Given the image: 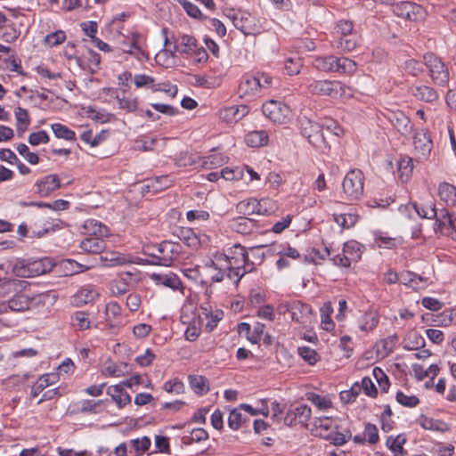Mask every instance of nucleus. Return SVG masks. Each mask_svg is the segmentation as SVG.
Masks as SVG:
<instances>
[{
  "mask_svg": "<svg viewBox=\"0 0 456 456\" xmlns=\"http://www.w3.org/2000/svg\"><path fill=\"white\" fill-rule=\"evenodd\" d=\"M232 253L228 257L230 266L224 271L230 280L238 283L244 274L254 270V263L249 262L248 252L240 245H235Z\"/></svg>",
  "mask_w": 456,
  "mask_h": 456,
  "instance_id": "1",
  "label": "nucleus"
},
{
  "mask_svg": "<svg viewBox=\"0 0 456 456\" xmlns=\"http://www.w3.org/2000/svg\"><path fill=\"white\" fill-rule=\"evenodd\" d=\"M314 66L325 72H338L342 74H354L357 69L354 61L346 57H336L334 55L317 57L314 60Z\"/></svg>",
  "mask_w": 456,
  "mask_h": 456,
  "instance_id": "2",
  "label": "nucleus"
},
{
  "mask_svg": "<svg viewBox=\"0 0 456 456\" xmlns=\"http://www.w3.org/2000/svg\"><path fill=\"white\" fill-rule=\"evenodd\" d=\"M182 247L179 243L165 240L152 248V252H146L151 260L147 261L151 265L171 266L173 262L181 253Z\"/></svg>",
  "mask_w": 456,
  "mask_h": 456,
  "instance_id": "3",
  "label": "nucleus"
},
{
  "mask_svg": "<svg viewBox=\"0 0 456 456\" xmlns=\"http://www.w3.org/2000/svg\"><path fill=\"white\" fill-rule=\"evenodd\" d=\"M305 86L312 94L337 99L346 94V86L339 81L305 79Z\"/></svg>",
  "mask_w": 456,
  "mask_h": 456,
  "instance_id": "4",
  "label": "nucleus"
},
{
  "mask_svg": "<svg viewBox=\"0 0 456 456\" xmlns=\"http://www.w3.org/2000/svg\"><path fill=\"white\" fill-rule=\"evenodd\" d=\"M297 122L301 134L308 140L309 143L321 151L327 148V142L322 133V127L320 124L313 121L305 115L299 116Z\"/></svg>",
  "mask_w": 456,
  "mask_h": 456,
  "instance_id": "5",
  "label": "nucleus"
},
{
  "mask_svg": "<svg viewBox=\"0 0 456 456\" xmlns=\"http://www.w3.org/2000/svg\"><path fill=\"white\" fill-rule=\"evenodd\" d=\"M423 59L433 84L446 86L450 80V72L445 63L433 53L425 54Z\"/></svg>",
  "mask_w": 456,
  "mask_h": 456,
  "instance_id": "6",
  "label": "nucleus"
},
{
  "mask_svg": "<svg viewBox=\"0 0 456 456\" xmlns=\"http://www.w3.org/2000/svg\"><path fill=\"white\" fill-rule=\"evenodd\" d=\"M364 175L360 169H351L343 180V193L346 200H358L363 193Z\"/></svg>",
  "mask_w": 456,
  "mask_h": 456,
  "instance_id": "7",
  "label": "nucleus"
},
{
  "mask_svg": "<svg viewBox=\"0 0 456 456\" xmlns=\"http://www.w3.org/2000/svg\"><path fill=\"white\" fill-rule=\"evenodd\" d=\"M45 260H35L33 262H26L25 260H17L13 265L10 264L9 267L12 273L21 278H29L45 273L48 270L45 266Z\"/></svg>",
  "mask_w": 456,
  "mask_h": 456,
  "instance_id": "8",
  "label": "nucleus"
},
{
  "mask_svg": "<svg viewBox=\"0 0 456 456\" xmlns=\"http://www.w3.org/2000/svg\"><path fill=\"white\" fill-rule=\"evenodd\" d=\"M263 114L274 123H285L290 115V109L286 104L271 100L262 106Z\"/></svg>",
  "mask_w": 456,
  "mask_h": 456,
  "instance_id": "9",
  "label": "nucleus"
},
{
  "mask_svg": "<svg viewBox=\"0 0 456 456\" xmlns=\"http://www.w3.org/2000/svg\"><path fill=\"white\" fill-rule=\"evenodd\" d=\"M227 17L232 20L234 27L240 30L245 36L256 33L255 19L250 13L241 10L229 11Z\"/></svg>",
  "mask_w": 456,
  "mask_h": 456,
  "instance_id": "10",
  "label": "nucleus"
},
{
  "mask_svg": "<svg viewBox=\"0 0 456 456\" xmlns=\"http://www.w3.org/2000/svg\"><path fill=\"white\" fill-rule=\"evenodd\" d=\"M394 13L401 18L411 20L419 21L425 19L426 11L424 8L411 2H402L394 6Z\"/></svg>",
  "mask_w": 456,
  "mask_h": 456,
  "instance_id": "11",
  "label": "nucleus"
},
{
  "mask_svg": "<svg viewBox=\"0 0 456 456\" xmlns=\"http://www.w3.org/2000/svg\"><path fill=\"white\" fill-rule=\"evenodd\" d=\"M409 93L415 100L427 103H433L439 98L437 91L428 85H411L409 87Z\"/></svg>",
  "mask_w": 456,
  "mask_h": 456,
  "instance_id": "12",
  "label": "nucleus"
},
{
  "mask_svg": "<svg viewBox=\"0 0 456 456\" xmlns=\"http://www.w3.org/2000/svg\"><path fill=\"white\" fill-rule=\"evenodd\" d=\"M291 320L303 325H308L313 320L312 307L299 300H292L290 306Z\"/></svg>",
  "mask_w": 456,
  "mask_h": 456,
  "instance_id": "13",
  "label": "nucleus"
},
{
  "mask_svg": "<svg viewBox=\"0 0 456 456\" xmlns=\"http://www.w3.org/2000/svg\"><path fill=\"white\" fill-rule=\"evenodd\" d=\"M413 144L420 159H426L429 156L433 142L427 130L420 129L415 132L413 135Z\"/></svg>",
  "mask_w": 456,
  "mask_h": 456,
  "instance_id": "14",
  "label": "nucleus"
},
{
  "mask_svg": "<svg viewBox=\"0 0 456 456\" xmlns=\"http://www.w3.org/2000/svg\"><path fill=\"white\" fill-rule=\"evenodd\" d=\"M311 408L306 404H301L287 411L284 417V423L287 426H293L296 422L306 425L311 418Z\"/></svg>",
  "mask_w": 456,
  "mask_h": 456,
  "instance_id": "15",
  "label": "nucleus"
},
{
  "mask_svg": "<svg viewBox=\"0 0 456 456\" xmlns=\"http://www.w3.org/2000/svg\"><path fill=\"white\" fill-rule=\"evenodd\" d=\"M399 211L402 215H407L411 217V212H415L419 216L422 218L433 219L436 216V209L433 203L426 206H419L416 203H409L403 205L399 208Z\"/></svg>",
  "mask_w": 456,
  "mask_h": 456,
  "instance_id": "16",
  "label": "nucleus"
},
{
  "mask_svg": "<svg viewBox=\"0 0 456 456\" xmlns=\"http://www.w3.org/2000/svg\"><path fill=\"white\" fill-rule=\"evenodd\" d=\"M248 113V108L246 105H232L223 107L219 110V118L228 123H236Z\"/></svg>",
  "mask_w": 456,
  "mask_h": 456,
  "instance_id": "17",
  "label": "nucleus"
},
{
  "mask_svg": "<svg viewBox=\"0 0 456 456\" xmlns=\"http://www.w3.org/2000/svg\"><path fill=\"white\" fill-rule=\"evenodd\" d=\"M37 192L42 197L49 196L53 191L61 187L59 176L57 175H48L36 183Z\"/></svg>",
  "mask_w": 456,
  "mask_h": 456,
  "instance_id": "18",
  "label": "nucleus"
},
{
  "mask_svg": "<svg viewBox=\"0 0 456 456\" xmlns=\"http://www.w3.org/2000/svg\"><path fill=\"white\" fill-rule=\"evenodd\" d=\"M34 299L25 294H16L3 305L4 309L9 308L13 312H24L31 309Z\"/></svg>",
  "mask_w": 456,
  "mask_h": 456,
  "instance_id": "19",
  "label": "nucleus"
},
{
  "mask_svg": "<svg viewBox=\"0 0 456 456\" xmlns=\"http://www.w3.org/2000/svg\"><path fill=\"white\" fill-rule=\"evenodd\" d=\"M388 118L393 126L403 135H406L411 130L410 118L401 110L391 111Z\"/></svg>",
  "mask_w": 456,
  "mask_h": 456,
  "instance_id": "20",
  "label": "nucleus"
},
{
  "mask_svg": "<svg viewBox=\"0 0 456 456\" xmlns=\"http://www.w3.org/2000/svg\"><path fill=\"white\" fill-rule=\"evenodd\" d=\"M151 279L156 284L163 285L172 289H178L180 287H182V281L180 278L171 272L167 273H153L151 274Z\"/></svg>",
  "mask_w": 456,
  "mask_h": 456,
  "instance_id": "21",
  "label": "nucleus"
},
{
  "mask_svg": "<svg viewBox=\"0 0 456 456\" xmlns=\"http://www.w3.org/2000/svg\"><path fill=\"white\" fill-rule=\"evenodd\" d=\"M115 98L118 102V108L127 112H134L138 108L137 96L122 90L120 93L116 92Z\"/></svg>",
  "mask_w": 456,
  "mask_h": 456,
  "instance_id": "22",
  "label": "nucleus"
},
{
  "mask_svg": "<svg viewBox=\"0 0 456 456\" xmlns=\"http://www.w3.org/2000/svg\"><path fill=\"white\" fill-rule=\"evenodd\" d=\"M99 297L98 291L92 286H86L80 289L73 297V303L76 306H82L94 301Z\"/></svg>",
  "mask_w": 456,
  "mask_h": 456,
  "instance_id": "23",
  "label": "nucleus"
},
{
  "mask_svg": "<svg viewBox=\"0 0 456 456\" xmlns=\"http://www.w3.org/2000/svg\"><path fill=\"white\" fill-rule=\"evenodd\" d=\"M400 282L414 289H424L427 285V279L412 272H403L400 273Z\"/></svg>",
  "mask_w": 456,
  "mask_h": 456,
  "instance_id": "24",
  "label": "nucleus"
},
{
  "mask_svg": "<svg viewBox=\"0 0 456 456\" xmlns=\"http://www.w3.org/2000/svg\"><path fill=\"white\" fill-rule=\"evenodd\" d=\"M107 394L111 396L118 408H122L131 403V396L124 390L120 384L109 387Z\"/></svg>",
  "mask_w": 456,
  "mask_h": 456,
  "instance_id": "25",
  "label": "nucleus"
},
{
  "mask_svg": "<svg viewBox=\"0 0 456 456\" xmlns=\"http://www.w3.org/2000/svg\"><path fill=\"white\" fill-rule=\"evenodd\" d=\"M100 235H96L95 237H90L83 240L80 243V248L86 252L92 254H100L102 253L105 248V241L99 238Z\"/></svg>",
  "mask_w": 456,
  "mask_h": 456,
  "instance_id": "26",
  "label": "nucleus"
},
{
  "mask_svg": "<svg viewBox=\"0 0 456 456\" xmlns=\"http://www.w3.org/2000/svg\"><path fill=\"white\" fill-rule=\"evenodd\" d=\"M259 79L256 76H250L244 78L239 86L240 96H252L259 91Z\"/></svg>",
  "mask_w": 456,
  "mask_h": 456,
  "instance_id": "27",
  "label": "nucleus"
},
{
  "mask_svg": "<svg viewBox=\"0 0 456 456\" xmlns=\"http://www.w3.org/2000/svg\"><path fill=\"white\" fill-rule=\"evenodd\" d=\"M333 420L329 417H318L314 419L312 432L315 436L326 438L328 435L325 433L332 428Z\"/></svg>",
  "mask_w": 456,
  "mask_h": 456,
  "instance_id": "28",
  "label": "nucleus"
},
{
  "mask_svg": "<svg viewBox=\"0 0 456 456\" xmlns=\"http://www.w3.org/2000/svg\"><path fill=\"white\" fill-rule=\"evenodd\" d=\"M245 142L249 147L257 148L265 146L268 142V134L265 130L251 131L246 134Z\"/></svg>",
  "mask_w": 456,
  "mask_h": 456,
  "instance_id": "29",
  "label": "nucleus"
},
{
  "mask_svg": "<svg viewBox=\"0 0 456 456\" xmlns=\"http://www.w3.org/2000/svg\"><path fill=\"white\" fill-rule=\"evenodd\" d=\"M16 131L19 136H22L30 124V118L27 110L18 107L15 110Z\"/></svg>",
  "mask_w": 456,
  "mask_h": 456,
  "instance_id": "30",
  "label": "nucleus"
},
{
  "mask_svg": "<svg viewBox=\"0 0 456 456\" xmlns=\"http://www.w3.org/2000/svg\"><path fill=\"white\" fill-rule=\"evenodd\" d=\"M197 40L190 35H183L180 37L178 45L175 46V49L183 54H192V51L197 50Z\"/></svg>",
  "mask_w": 456,
  "mask_h": 456,
  "instance_id": "31",
  "label": "nucleus"
},
{
  "mask_svg": "<svg viewBox=\"0 0 456 456\" xmlns=\"http://www.w3.org/2000/svg\"><path fill=\"white\" fill-rule=\"evenodd\" d=\"M418 422L419 425L428 430L444 432L448 430V426L445 422L438 419H434L426 416H420Z\"/></svg>",
  "mask_w": 456,
  "mask_h": 456,
  "instance_id": "32",
  "label": "nucleus"
},
{
  "mask_svg": "<svg viewBox=\"0 0 456 456\" xmlns=\"http://www.w3.org/2000/svg\"><path fill=\"white\" fill-rule=\"evenodd\" d=\"M438 195L440 199L447 204L456 202V187L448 183H443L439 185Z\"/></svg>",
  "mask_w": 456,
  "mask_h": 456,
  "instance_id": "33",
  "label": "nucleus"
},
{
  "mask_svg": "<svg viewBox=\"0 0 456 456\" xmlns=\"http://www.w3.org/2000/svg\"><path fill=\"white\" fill-rule=\"evenodd\" d=\"M241 409L235 408L231 411L229 417H228V426L232 430H238L242 427L244 423H246L248 420V418L244 416L240 412Z\"/></svg>",
  "mask_w": 456,
  "mask_h": 456,
  "instance_id": "34",
  "label": "nucleus"
},
{
  "mask_svg": "<svg viewBox=\"0 0 456 456\" xmlns=\"http://www.w3.org/2000/svg\"><path fill=\"white\" fill-rule=\"evenodd\" d=\"M191 388L198 395H204L208 391V380L203 376H189Z\"/></svg>",
  "mask_w": 456,
  "mask_h": 456,
  "instance_id": "35",
  "label": "nucleus"
},
{
  "mask_svg": "<svg viewBox=\"0 0 456 456\" xmlns=\"http://www.w3.org/2000/svg\"><path fill=\"white\" fill-rule=\"evenodd\" d=\"M259 206L260 204L257 200L249 199L239 202L236 206V210L239 214L249 216L256 214V211H259V208H256V207L259 208Z\"/></svg>",
  "mask_w": 456,
  "mask_h": 456,
  "instance_id": "36",
  "label": "nucleus"
},
{
  "mask_svg": "<svg viewBox=\"0 0 456 456\" xmlns=\"http://www.w3.org/2000/svg\"><path fill=\"white\" fill-rule=\"evenodd\" d=\"M406 438L399 435L395 437L388 436L387 439V446L395 453V456H403L404 454L403 444Z\"/></svg>",
  "mask_w": 456,
  "mask_h": 456,
  "instance_id": "37",
  "label": "nucleus"
},
{
  "mask_svg": "<svg viewBox=\"0 0 456 456\" xmlns=\"http://www.w3.org/2000/svg\"><path fill=\"white\" fill-rule=\"evenodd\" d=\"M51 128L54 135L59 139H64L71 142L76 140L75 132L69 129L67 126L60 123H54L51 126Z\"/></svg>",
  "mask_w": 456,
  "mask_h": 456,
  "instance_id": "38",
  "label": "nucleus"
},
{
  "mask_svg": "<svg viewBox=\"0 0 456 456\" xmlns=\"http://www.w3.org/2000/svg\"><path fill=\"white\" fill-rule=\"evenodd\" d=\"M379 322V316L375 312H366L359 322V327L363 331L373 330Z\"/></svg>",
  "mask_w": 456,
  "mask_h": 456,
  "instance_id": "39",
  "label": "nucleus"
},
{
  "mask_svg": "<svg viewBox=\"0 0 456 456\" xmlns=\"http://www.w3.org/2000/svg\"><path fill=\"white\" fill-rule=\"evenodd\" d=\"M208 438V433L204 428H193L189 435L183 436V443L184 444H191L193 443H200Z\"/></svg>",
  "mask_w": 456,
  "mask_h": 456,
  "instance_id": "40",
  "label": "nucleus"
},
{
  "mask_svg": "<svg viewBox=\"0 0 456 456\" xmlns=\"http://www.w3.org/2000/svg\"><path fill=\"white\" fill-rule=\"evenodd\" d=\"M359 39L357 35L349 37H340L337 41V47L345 53H349L358 45Z\"/></svg>",
  "mask_w": 456,
  "mask_h": 456,
  "instance_id": "41",
  "label": "nucleus"
},
{
  "mask_svg": "<svg viewBox=\"0 0 456 456\" xmlns=\"http://www.w3.org/2000/svg\"><path fill=\"white\" fill-rule=\"evenodd\" d=\"M358 216L354 213L334 215V221L344 229L353 227L356 224Z\"/></svg>",
  "mask_w": 456,
  "mask_h": 456,
  "instance_id": "42",
  "label": "nucleus"
},
{
  "mask_svg": "<svg viewBox=\"0 0 456 456\" xmlns=\"http://www.w3.org/2000/svg\"><path fill=\"white\" fill-rule=\"evenodd\" d=\"M72 326L78 330H85L90 328V321L87 314L77 311L71 317Z\"/></svg>",
  "mask_w": 456,
  "mask_h": 456,
  "instance_id": "43",
  "label": "nucleus"
},
{
  "mask_svg": "<svg viewBox=\"0 0 456 456\" xmlns=\"http://www.w3.org/2000/svg\"><path fill=\"white\" fill-rule=\"evenodd\" d=\"M436 322L444 327L456 324V306L446 309L436 316Z\"/></svg>",
  "mask_w": 456,
  "mask_h": 456,
  "instance_id": "44",
  "label": "nucleus"
},
{
  "mask_svg": "<svg viewBox=\"0 0 456 456\" xmlns=\"http://www.w3.org/2000/svg\"><path fill=\"white\" fill-rule=\"evenodd\" d=\"M413 169L412 159L410 157H403L398 165V172L403 182H406Z\"/></svg>",
  "mask_w": 456,
  "mask_h": 456,
  "instance_id": "45",
  "label": "nucleus"
},
{
  "mask_svg": "<svg viewBox=\"0 0 456 456\" xmlns=\"http://www.w3.org/2000/svg\"><path fill=\"white\" fill-rule=\"evenodd\" d=\"M232 227L241 234L250 233L254 228V224L251 219L247 217H238L233 221Z\"/></svg>",
  "mask_w": 456,
  "mask_h": 456,
  "instance_id": "46",
  "label": "nucleus"
},
{
  "mask_svg": "<svg viewBox=\"0 0 456 456\" xmlns=\"http://www.w3.org/2000/svg\"><path fill=\"white\" fill-rule=\"evenodd\" d=\"M179 237L191 248H197L200 246V239L191 229H182Z\"/></svg>",
  "mask_w": 456,
  "mask_h": 456,
  "instance_id": "47",
  "label": "nucleus"
},
{
  "mask_svg": "<svg viewBox=\"0 0 456 456\" xmlns=\"http://www.w3.org/2000/svg\"><path fill=\"white\" fill-rule=\"evenodd\" d=\"M171 184V181L167 175H161L151 180L146 187L151 190L153 192L160 191L166 188H168Z\"/></svg>",
  "mask_w": 456,
  "mask_h": 456,
  "instance_id": "48",
  "label": "nucleus"
},
{
  "mask_svg": "<svg viewBox=\"0 0 456 456\" xmlns=\"http://www.w3.org/2000/svg\"><path fill=\"white\" fill-rule=\"evenodd\" d=\"M307 400L312 402L320 410H328L331 408L332 403L327 396H322L320 395L310 393L306 395Z\"/></svg>",
  "mask_w": 456,
  "mask_h": 456,
  "instance_id": "49",
  "label": "nucleus"
},
{
  "mask_svg": "<svg viewBox=\"0 0 456 456\" xmlns=\"http://www.w3.org/2000/svg\"><path fill=\"white\" fill-rule=\"evenodd\" d=\"M51 378H54V376L50 374L41 376L32 386L31 395L34 397L37 396L38 394L53 382L51 380Z\"/></svg>",
  "mask_w": 456,
  "mask_h": 456,
  "instance_id": "50",
  "label": "nucleus"
},
{
  "mask_svg": "<svg viewBox=\"0 0 456 456\" xmlns=\"http://www.w3.org/2000/svg\"><path fill=\"white\" fill-rule=\"evenodd\" d=\"M229 256L226 255H216L214 259H208L206 261L205 265L208 267H212L216 270L223 271L225 268H228L229 265Z\"/></svg>",
  "mask_w": 456,
  "mask_h": 456,
  "instance_id": "51",
  "label": "nucleus"
},
{
  "mask_svg": "<svg viewBox=\"0 0 456 456\" xmlns=\"http://www.w3.org/2000/svg\"><path fill=\"white\" fill-rule=\"evenodd\" d=\"M221 176L226 181L241 180L244 176V169L242 167H224L221 171Z\"/></svg>",
  "mask_w": 456,
  "mask_h": 456,
  "instance_id": "52",
  "label": "nucleus"
},
{
  "mask_svg": "<svg viewBox=\"0 0 456 456\" xmlns=\"http://www.w3.org/2000/svg\"><path fill=\"white\" fill-rule=\"evenodd\" d=\"M134 82L137 88H147L152 90L155 78L145 74H137L134 77Z\"/></svg>",
  "mask_w": 456,
  "mask_h": 456,
  "instance_id": "53",
  "label": "nucleus"
},
{
  "mask_svg": "<svg viewBox=\"0 0 456 456\" xmlns=\"http://www.w3.org/2000/svg\"><path fill=\"white\" fill-rule=\"evenodd\" d=\"M298 354L310 365H314L318 361V354L313 348L308 346H299L297 348Z\"/></svg>",
  "mask_w": 456,
  "mask_h": 456,
  "instance_id": "54",
  "label": "nucleus"
},
{
  "mask_svg": "<svg viewBox=\"0 0 456 456\" xmlns=\"http://www.w3.org/2000/svg\"><path fill=\"white\" fill-rule=\"evenodd\" d=\"M84 228L90 233L94 235L102 236L106 232V227L102 226L101 223L96 220L89 219L86 220Z\"/></svg>",
  "mask_w": 456,
  "mask_h": 456,
  "instance_id": "55",
  "label": "nucleus"
},
{
  "mask_svg": "<svg viewBox=\"0 0 456 456\" xmlns=\"http://www.w3.org/2000/svg\"><path fill=\"white\" fill-rule=\"evenodd\" d=\"M336 32L341 37L356 35L354 33V24L351 20H342L337 23Z\"/></svg>",
  "mask_w": 456,
  "mask_h": 456,
  "instance_id": "56",
  "label": "nucleus"
},
{
  "mask_svg": "<svg viewBox=\"0 0 456 456\" xmlns=\"http://www.w3.org/2000/svg\"><path fill=\"white\" fill-rule=\"evenodd\" d=\"M395 398H396V401L400 404H402L403 406H405V407H410V408L417 406L419 403V400L417 396L407 395L401 391L396 393Z\"/></svg>",
  "mask_w": 456,
  "mask_h": 456,
  "instance_id": "57",
  "label": "nucleus"
},
{
  "mask_svg": "<svg viewBox=\"0 0 456 456\" xmlns=\"http://www.w3.org/2000/svg\"><path fill=\"white\" fill-rule=\"evenodd\" d=\"M363 436L365 440L367 439L370 444H375L379 440V430L377 427L371 423L365 424Z\"/></svg>",
  "mask_w": 456,
  "mask_h": 456,
  "instance_id": "58",
  "label": "nucleus"
},
{
  "mask_svg": "<svg viewBox=\"0 0 456 456\" xmlns=\"http://www.w3.org/2000/svg\"><path fill=\"white\" fill-rule=\"evenodd\" d=\"M434 218L436 219L440 228H444L445 226H448V228L454 227L455 219H453L445 209L441 210L439 214L436 213V216Z\"/></svg>",
  "mask_w": 456,
  "mask_h": 456,
  "instance_id": "59",
  "label": "nucleus"
},
{
  "mask_svg": "<svg viewBox=\"0 0 456 456\" xmlns=\"http://www.w3.org/2000/svg\"><path fill=\"white\" fill-rule=\"evenodd\" d=\"M372 373L381 390L387 392L389 388V380L385 372L380 368L375 367Z\"/></svg>",
  "mask_w": 456,
  "mask_h": 456,
  "instance_id": "60",
  "label": "nucleus"
},
{
  "mask_svg": "<svg viewBox=\"0 0 456 456\" xmlns=\"http://www.w3.org/2000/svg\"><path fill=\"white\" fill-rule=\"evenodd\" d=\"M49 140L48 134L44 130L31 133L28 136V142L32 146H37L40 143H47Z\"/></svg>",
  "mask_w": 456,
  "mask_h": 456,
  "instance_id": "61",
  "label": "nucleus"
},
{
  "mask_svg": "<svg viewBox=\"0 0 456 456\" xmlns=\"http://www.w3.org/2000/svg\"><path fill=\"white\" fill-rule=\"evenodd\" d=\"M351 438V433L347 432L343 434L340 432L330 433L326 436V439L330 440L331 444L337 446L345 444Z\"/></svg>",
  "mask_w": 456,
  "mask_h": 456,
  "instance_id": "62",
  "label": "nucleus"
},
{
  "mask_svg": "<svg viewBox=\"0 0 456 456\" xmlns=\"http://www.w3.org/2000/svg\"><path fill=\"white\" fill-rule=\"evenodd\" d=\"M208 321L207 322L205 328L208 331L211 332L216 326L217 323L223 319L224 312L222 310H216L207 315Z\"/></svg>",
  "mask_w": 456,
  "mask_h": 456,
  "instance_id": "63",
  "label": "nucleus"
},
{
  "mask_svg": "<svg viewBox=\"0 0 456 456\" xmlns=\"http://www.w3.org/2000/svg\"><path fill=\"white\" fill-rule=\"evenodd\" d=\"M131 444L134 448L135 452L142 454V452L149 450L151 446V439L148 436H142V438H136L131 440Z\"/></svg>",
  "mask_w": 456,
  "mask_h": 456,
  "instance_id": "64",
  "label": "nucleus"
}]
</instances>
